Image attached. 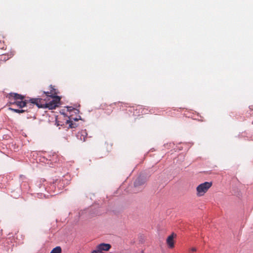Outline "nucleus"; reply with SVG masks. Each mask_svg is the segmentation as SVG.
Listing matches in <instances>:
<instances>
[{"mask_svg":"<svg viewBox=\"0 0 253 253\" xmlns=\"http://www.w3.org/2000/svg\"><path fill=\"white\" fill-rule=\"evenodd\" d=\"M50 87L52 88L50 92L44 91V93L46 94V98H49V100L50 98H51L52 100L47 102L45 99H42V98H30L29 100V108H31L33 105H36L39 108L55 109L58 106L57 104L60 100V98L59 96L55 95L56 93L54 87L50 85Z\"/></svg>","mask_w":253,"mask_h":253,"instance_id":"nucleus-1","label":"nucleus"},{"mask_svg":"<svg viewBox=\"0 0 253 253\" xmlns=\"http://www.w3.org/2000/svg\"><path fill=\"white\" fill-rule=\"evenodd\" d=\"M56 182V181L55 182L51 183L49 186H46L45 184L44 183V181H43L42 182L40 181V182H38L37 186L39 189H41V188L42 187L43 190H47L48 192L51 193H53V195H55L58 194L59 192V190L56 191L55 187ZM51 196H52V195H51Z\"/></svg>","mask_w":253,"mask_h":253,"instance_id":"nucleus-2","label":"nucleus"},{"mask_svg":"<svg viewBox=\"0 0 253 253\" xmlns=\"http://www.w3.org/2000/svg\"><path fill=\"white\" fill-rule=\"evenodd\" d=\"M211 185V182H205L199 184L196 188L197 195L199 197L203 196Z\"/></svg>","mask_w":253,"mask_h":253,"instance_id":"nucleus-3","label":"nucleus"},{"mask_svg":"<svg viewBox=\"0 0 253 253\" xmlns=\"http://www.w3.org/2000/svg\"><path fill=\"white\" fill-rule=\"evenodd\" d=\"M11 104L16 105L18 107L20 108H24L25 107L29 106V100L25 99V100H18L16 101H14L13 102H10Z\"/></svg>","mask_w":253,"mask_h":253,"instance_id":"nucleus-4","label":"nucleus"},{"mask_svg":"<svg viewBox=\"0 0 253 253\" xmlns=\"http://www.w3.org/2000/svg\"><path fill=\"white\" fill-rule=\"evenodd\" d=\"M146 181V178L143 176H138L134 182V185L135 187H138L141 186L145 184Z\"/></svg>","mask_w":253,"mask_h":253,"instance_id":"nucleus-5","label":"nucleus"},{"mask_svg":"<svg viewBox=\"0 0 253 253\" xmlns=\"http://www.w3.org/2000/svg\"><path fill=\"white\" fill-rule=\"evenodd\" d=\"M111 246L109 244L107 243H101L98 245L96 247V249L100 251H107L111 248Z\"/></svg>","mask_w":253,"mask_h":253,"instance_id":"nucleus-6","label":"nucleus"},{"mask_svg":"<svg viewBox=\"0 0 253 253\" xmlns=\"http://www.w3.org/2000/svg\"><path fill=\"white\" fill-rule=\"evenodd\" d=\"M9 98H13L15 100H24L25 96L23 95L18 94L17 93L11 92L9 94Z\"/></svg>","mask_w":253,"mask_h":253,"instance_id":"nucleus-7","label":"nucleus"},{"mask_svg":"<svg viewBox=\"0 0 253 253\" xmlns=\"http://www.w3.org/2000/svg\"><path fill=\"white\" fill-rule=\"evenodd\" d=\"M87 132L86 130H82L81 131L79 132L77 134V137L82 140L83 141H85L86 136H87Z\"/></svg>","mask_w":253,"mask_h":253,"instance_id":"nucleus-8","label":"nucleus"},{"mask_svg":"<svg viewBox=\"0 0 253 253\" xmlns=\"http://www.w3.org/2000/svg\"><path fill=\"white\" fill-rule=\"evenodd\" d=\"M14 54L12 52H10L9 54H3L0 55V60L1 61L5 62L8 59L11 58Z\"/></svg>","mask_w":253,"mask_h":253,"instance_id":"nucleus-9","label":"nucleus"},{"mask_svg":"<svg viewBox=\"0 0 253 253\" xmlns=\"http://www.w3.org/2000/svg\"><path fill=\"white\" fill-rule=\"evenodd\" d=\"M173 235H171L169 236L167 239V243L169 245V247L172 248L174 247V243L173 241Z\"/></svg>","mask_w":253,"mask_h":253,"instance_id":"nucleus-10","label":"nucleus"},{"mask_svg":"<svg viewBox=\"0 0 253 253\" xmlns=\"http://www.w3.org/2000/svg\"><path fill=\"white\" fill-rule=\"evenodd\" d=\"M61 248L60 246H57L53 248L50 253H61Z\"/></svg>","mask_w":253,"mask_h":253,"instance_id":"nucleus-11","label":"nucleus"},{"mask_svg":"<svg viewBox=\"0 0 253 253\" xmlns=\"http://www.w3.org/2000/svg\"><path fill=\"white\" fill-rule=\"evenodd\" d=\"M9 109L11 110L12 111L15 112V113H24L26 111H27L26 110H25V109H13L12 108H9Z\"/></svg>","mask_w":253,"mask_h":253,"instance_id":"nucleus-12","label":"nucleus"},{"mask_svg":"<svg viewBox=\"0 0 253 253\" xmlns=\"http://www.w3.org/2000/svg\"><path fill=\"white\" fill-rule=\"evenodd\" d=\"M37 192H38L37 194H38V195H39L40 194H41V197H42V195H43L44 197H45L46 195H45L44 193H43V192L44 191H47V190H43V189H42V187L41 188V189H39V190H38V189H37Z\"/></svg>","mask_w":253,"mask_h":253,"instance_id":"nucleus-13","label":"nucleus"},{"mask_svg":"<svg viewBox=\"0 0 253 253\" xmlns=\"http://www.w3.org/2000/svg\"><path fill=\"white\" fill-rule=\"evenodd\" d=\"M67 110L69 112L74 111L75 114H77L79 113V110L78 109H75V108H73L72 107H67Z\"/></svg>","mask_w":253,"mask_h":253,"instance_id":"nucleus-14","label":"nucleus"},{"mask_svg":"<svg viewBox=\"0 0 253 253\" xmlns=\"http://www.w3.org/2000/svg\"><path fill=\"white\" fill-rule=\"evenodd\" d=\"M67 123L69 124V126L71 128H75L77 126L76 123H73L72 121H67Z\"/></svg>","mask_w":253,"mask_h":253,"instance_id":"nucleus-15","label":"nucleus"},{"mask_svg":"<svg viewBox=\"0 0 253 253\" xmlns=\"http://www.w3.org/2000/svg\"><path fill=\"white\" fill-rule=\"evenodd\" d=\"M81 119V117L80 116H79V118H74L72 116H71V118H70V120H73L74 121H78L79 120Z\"/></svg>","mask_w":253,"mask_h":253,"instance_id":"nucleus-16","label":"nucleus"},{"mask_svg":"<svg viewBox=\"0 0 253 253\" xmlns=\"http://www.w3.org/2000/svg\"><path fill=\"white\" fill-rule=\"evenodd\" d=\"M91 253H103L102 251H100L99 250L96 249L95 250H93Z\"/></svg>","mask_w":253,"mask_h":253,"instance_id":"nucleus-17","label":"nucleus"},{"mask_svg":"<svg viewBox=\"0 0 253 253\" xmlns=\"http://www.w3.org/2000/svg\"><path fill=\"white\" fill-rule=\"evenodd\" d=\"M141 113L142 114H146V113H147V110L143 108L142 109V111H141Z\"/></svg>","mask_w":253,"mask_h":253,"instance_id":"nucleus-18","label":"nucleus"},{"mask_svg":"<svg viewBox=\"0 0 253 253\" xmlns=\"http://www.w3.org/2000/svg\"><path fill=\"white\" fill-rule=\"evenodd\" d=\"M191 251H192V252H195V251H196V248H192V249H191Z\"/></svg>","mask_w":253,"mask_h":253,"instance_id":"nucleus-19","label":"nucleus"},{"mask_svg":"<svg viewBox=\"0 0 253 253\" xmlns=\"http://www.w3.org/2000/svg\"><path fill=\"white\" fill-rule=\"evenodd\" d=\"M144 253V251H141V253Z\"/></svg>","mask_w":253,"mask_h":253,"instance_id":"nucleus-20","label":"nucleus"},{"mask_svg":"<svg viewBox=\"0 0 253 253\" xmlns=\"http://www.w3.org/2000/svg\"><path fill=\"white\" fill-rule=\"evenodd\" d=\"M139 107V109H142V107Z\"/></svg>","mask_w":253,"mask_h":253,"instance_id":"nucleus-21","label":"nucleus"}]
</instances>
